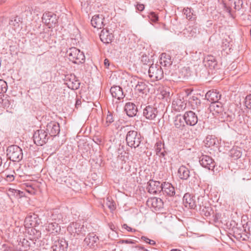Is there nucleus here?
<instances>
[{"label":"nucleus","instance_id":"obj_1","mask_svg":"<svg viewBox=\"0 0 251 251\" xmlns=\"http://www.w3.org/2000/svg\"><path fill=\"white\" fill-rule=\"evenodd\" d=\"M70 61L75 64L82 63L85 61V56L83 52L75 47L70 48L66 52Z\"/></svg>","mask_w":251,"mask_h":251},{"label":"nucleus","instance_id":"obj_2","mask_svg":"<svg viewBox=\"0 0 251 251\" xmlns=\"http://www.w3.org/2000/svg\"><path fill=\"white\" fill-rule=\"evenodd\" d=\"M126 140L129 147L135 149L139 147L142 141V138L141 134L137 131L129 130L126 134Z\"/></svg>","mask_w":251,"mask_h":251},{"label":"nucleus","instance_id":"obj_3","mask_svg":"<svg viewBox=\"0 0 251 251\" xmlns=\"http://www.w3.org/2000/svg\"><path fill=\"white\" fill-rule=\"evenodd\" d=\"M8 158L13 162H19L22 159L23 153L21 148L17 145L9 146L7 149Z\"/></svg>","mask_w":251,"mask_h":251},{"label":"nucleus","instance_id":"obj_4","mask_svg":"<svg viewBox=\"0 0 251 251\" xmlns=\"http://www.w3.org/2000/svg\"><path fill=\"white\" fill-rule=\"evenodd\" d=\"M149 75L153 81L161 79L164 75L161 67L157 64H152L148 71Z\"/></svg>","mask_w":251,"mask_h":251},{"label":"nucleus","instance_id":"obj_5","mask_svg":"<svg viewBox=\"0 0 251 251\" xmlns=\"http://www.w3.org/2000/svg\"><path fill=\"white\" fill-rule=\"evenodd\" d=\"M48 134L46 130L40 129L37 130L33 135L34 143L38 146H42L46 144L50 137Z\"/></svg>","mask_w":251,"mask_h":251},{"label":"nucleus","instance_id":"obj_6","mask_svg":"<svg viewBox=\"0 0 251 251\" xmlns=\"http://www.w3.org/2000/svg\"><path fill=\"white\" fill-rule=\"evenodd\" d=\"M57 181L60 183L64 182L67 186L75 191H78L80 190V185L70 176H64L59 174L57 176Z\"/></svg>","mask_w":251,"mask_h":251},{"label":"nucleus","instance_id":"obj_7","mask_svg":"<svg viewBox=\"0 0 251 251\" xmlns=\"http://www.w3.org/2000/svg\"><path fill=\"white\" fill-rule=\"evenodd\" d=\"M203 197H199L198 198V206L199 207V210L201 214L207 217L211 215L213 213L211 207L206 201H204Z\"/></svg>","mask_w":251,"mask_h":251},{"label":"nucleus","instance_id":"obj_8","mask_svg":"<svg viewBox=\"0 0 251 251\" xmlns=\"http://www.w3.org/2000/svg\"><path fill=\"white\" fill-rule=\"evenodd\" d=\"M158 111L154 105H148L143 109V116L147 120L155 121Z\"/></svg>","mask_w":251,"mask_h":251},{"label":"nucleus","instance_id":"obj_9","mask_svg":"<svg viewBox=\"0 0 251 251\" xmlns=\"http://www.w3.org/2000/svg\"><path fill=\"white\" fill-rule=\"evenodd\" d=\"M83 243L87 248L92 250H96L99 244V238L94 233H89L84 239Z\"/></svg>","mask_w":251,"mask_h":251},{"label":"nucleus","instance_id":"obj_10","mask_svg":"<svg viewBox=\"0 0 251 251\" xmlns=\"http://www.w3.org/2000/svg\"><path fill=\"white\" fill-rule=\"evenodd\" d=\"M52 241L51 248L53 251H67L68 243L64 239L56 236L52 238Z\"/></svg>","mask_w":251,"mask_h":251},{"label":"nucleus","instance_id":"obj_11","mask_svg":"<svg viewBox=\"0 0 251 251\" xmlns=\"http://www.w3.org/2000/svg\"><path fill=\"white\" fill-rule=\"evenodd\" d=\"M68 231L72 234L75 236V234H85L86 230L84 225L80 222H73L71 223L67 228Z\"/></svg>","mask_w":251,"mask_h":251},{"label":"nucleus","instance_id":"obj_12","mask_svg":"<svg viewBox=\"0 0 251 251\" xmlns=\"http://www.w3.org/2000/svg\"><path fill=\"white\" fill-rule=\"evenodd\" d=\"M147 204L152 211H158L163 208L164 203L160 198L153 197L147 200Z\"/></svg>","mask_w":251,"mask_h":251},{"label":"nucleus","instance_id":"obj_13","mask_svg":"<svg viewBox=\"0 0 251 251\" xmlns=\"http://www.w3.org/2000/svg\"><path fill=\"white\" fill-rule=\"evenodd\" d=\"M42 19L43 22H44L49 28H51L54 26L57 22L56 15L50 12L44 13Z\"/></svg>","mask_w":251,"mask_h":251},{"label":"nucleus","instance_id":"obj_14","mask_svg":"<svg viewBox=\"0 0 251 251\" xmlns=\"http://www.w3.org/2000/svg\"><path fill=\"white\" fill-rule=\"evenodd\" d=\"M65 80L66 84L70 89L76 90L79 88L80 83L75 75H67L65 76Z\"/></svg>","mask_w":251,"mask_h":251},{"label":"nucleus","instance_id":"obj_15","mask_svg":"<svg viewBox=\"0 0 251 251\" xmlns=\"http://www.w3.org/2000/svg\"><path fill=\"white\" fill-rule=\"evenodd\" d=\"M46 130L50 137H55L60 132V125L57 122L51 121L47 124Z\"/></svg>","mask_w":251,"mask_h":251},{"label":"nucleus","instance_id":"obj_16","mask_svg":"<svg viewBox=\"0 0 251 251\" xmlns=\"http://www.w3.org/2000/svg\"><path fill=\"white\" fill-rule=\"evenodd\" d=\"M162 183L159 181L150 180L148 183L147 189L150 194H156L162 190Z\"/></svg>","mask_w":251,"mask_h":251},{"label":"nucleus","instance_id":"obj_17","mask_svg":"<svg viewBox=\"0 0 251 251\" xmlns=\"http://www.w3.org/2000/svg\"><path fill=\"white\" fill-rule=\"evenodd\" d=\"M183 203L186 207L191 209H195L198 206V201H196L195 197L189 193H186L184 195Z\"/></svg>","mask_w":251,"mask_h":251},{"label":"nucleus","instance_id":"obj_18","mask_svg":"<svg viewBox=\"0 0 251 251\" xmlns=\"http://www.w3.org/2000/svg\"><path fill=\"white\" fill-rule=\"evenodd\" d=\"M200 163L203 167L209 170H212L215 166L213 159L211 157L205 155H203L200 157Z\"/></svg>","mask_w":251,"mask_h":251},{"label":"nucleus","instance_id":"obj_19","mask_svg":"<svg viewBox=\"0 0 251 251\" xmlns=\"http://www.w3.org/2000/svg\"><path fill=\"white\" fill-rule=\"evenodd\" d=\"M183 116L187 125L193 126L198 123L197 116L192 111L186 112Z\"/></svg>","mask_w":251,"mask_h":251},{"label":"nucleus","instance_id":"obj_20","mask_svg":"<svg viewBox=\"0 0 251 251\" xmlns=\"http://www.w3.org/2000/svg\"><path fill=\"white\" fill-rule=\"evenodd\" d=\"M104 17L102 15H95L91 19V25L95 28L100 29L103 27Z\"/></svg>","mask_w":251,"mask_h":251},{"label":"nucleus","instance_id":"obj_21","mask_svg":"<svg viewBox=\"0 0 251 251\" xmlns=\"http://www.w3.org/2000/svg\"><path fill=\"white\" fill-rule=\"evenodd\" d=\"M38 223V215L34 214H29L25 220V226L27 227L35 226Z\"/></svg>","mask_w":251,"mask_h":251},{"label":"nucleus","instance_id":"obj_22","mask_svg":"<svg viewBox=\"0 0 251 251\" xmlns=\"http://www.w3.org/2000/svg\"><path fill=\"white\" fill-rule=\"evenodd\" d=\"M100 40L105 44H109L113 39V35L107 28L102 29L100 35Z\"/></svg>","mask_w":251,"mask_h":251},{"label":"nucleus","instance_id":"obj_23","mask_svg":"<svg viewBox=\"0 0 251 251\" xmlns=\"http://www.w3.org/2000/svg\"><path fill=\"white\" fill-rule=\"evenodd\" d=\"M221 95L217 90H212L208 91L205 94V98L212 103L217 102L220 99Z\"/></svg>","mask_w":251,"mask_h":251},{"label":"nucleus","instance_id":"obj_24","mask_svg":"<svg viewBox=\"0 0 251 251\" xmlns=\"http://www.w3.org/2000/svg\"><path fill=\"white\" fill-rule=\"evenodd\" d=\"M175 127L179 129L183 130L185 127L186 122L183 116L181 115H176L174 120Z\"/></svg>","mask_w":251,"mask_h":251},{"label":"nucleus","instance_id":"obj_25","mask_svg":"<svg viewBox=\"0 0 251 251\" xmlns=\"http://www.w3.org/2000/svg\"><path fill=\"white\" fill-rule=\"evenodd\" d=\"M110 93L113 98L120 100L125 97L122 88L119 86H113L110 89Z\"/></svg>","mask_w":251,"mask_h":251},{"label":"nucleus","instance_id":"obj_26","mask_svg":"<svg viewBox=\"0 0 251 251\" xmlns=\"http://www.w3.org/2000/svg\"><path fill=\"white\" fill-rule=\"evenodd\" d=\"M125 111L126 114L130 117L135 116L137 112V107L135 104L131 102H127L125 106Z\"/></svg>","mask_w":251,"mask_h":251},{"label":"nucleus","instance_id":"obj_27","mask_svg":"<svg viewBox=\"0 0 251 251\" xmlns=\"http://www.w3.org/2000/svg\"><path fill=\"white\" fill-rule=\"evenodd\" d=\"M134 89L136 93L142 94H147L149 91L148 86L147 83L142 80L138 81Z\"/></svg>","mask_w":251,"mask_h":251},{"label":"nucleus","instance_id":"obj_28","mask_svg":"<svg viewBox=\"0 0 251 251\" xmlns=\"http://www.w3.org/2000/svg\"><path fill=\"white\" fill-rule=\"evenodd\" d=\"M162 190H161V192H163V194L170 197L175 195V188L171 183L165 182L162 183Z\"/></svg>","mask_w":251,"mask_h":251},{"label":"nucleus","instance_id":"obj_29","mask_svg":"<svg viewBox=\"0 0 251 251\" xmlns=\"http://www.w3.org/2000/svg\"><path fill=\"white\" fill-rule=\"evenodd\" d=\"M46 230L49 233L52 234H57L60 231V226L58 223L56 222H50L45 225Z\"/></svg>","mask_w":251,"mask_h":251},{"label":"nucleus","instance_id":"obj_30","mask_svg":"<svg viewBox=\"0 0 251 251\" xmlns=\"http://www.w3.org/2000/svg\"><path fill=\"white\" fill-rule=\"evenodd\" d=\"M210 110L213 112V114L215 116H219L224 111L223 104L221 102H217L212 103L210 106Z\"/></svg>","mask_w":251,"mask_h":251},{"label":"nucleus","instance_id":"obj_31","mask_svg":"<svg viewBox=\"0 0 251 251\" xmlns=\"http://www.w3.org/2000/svg\"><path fill=\"white\" fill-rule=\"evenodd\" d=\"M234 114L228 109H225L223 112L219 116L218 118L221 119L222 121H231L234 118Z\"/></svg>","mask_w":251,"mask_h":251},{"label":"nucleus","instance_id":"obj_32","mask_svg":"<svg viewBox=\"0 0 251 251\" xmlns=\"http://www.w3.org/2000/svg\"><path fill=\"white\" fill-rule=\"evenodd\" d=\"M186 103L180 99H176L173 101L172 107L176 111L180 112L185 109Z\"/></svg>","mask_w":251,"mask_h":251},{"label":"nucleus","instance_id":"obj_33","mask_svg":"<svg viewBox=\"0 0 251 251\" xmlns=\"http://www.w3.org/2000/svg\"><path fill=\"white\" fill-rule=\"evenodd\" d=\"M34 244L35 243L31 239L28 241L26 239H23L22 241H20L18 244L19 250L20 251H27L32 247V244Z\"/></svg>","mask_w":251,"mask_h":251},{"label":"nucleus","instance_id":"obj_34","mask_svg":"<svg viewBox=\"0 0 251 251\" xmlns=\"http://www.w3.org/2000/svg\"><path fill=\"white\" fill-rule=\"evenodd\" d=\"M204 63L205 66L210 69H214L217 64L215 57L211 55H208L204 58Z\"/></svg>","mask_w":251,"mask_h":251},{"label":"nucleus","instance_id":"obj_35","mask_svg":"<svg viewBox=\"0 0 251 251\" xmlns=\"http://www.w3.org/2000/svg\"><path fill=\"white\" fill-rule=\"evenodd\" d=\"M163 146L164 145L160 141L157 142L155 145V150L157 155L165 160V155L167 154V152Z\"/></svg>","mask_w":251,"mask_h":251},{"label":"nucleus","instance_id":"obj_36","mask_svg":"<svg viewBox=\"0 0 251 251\" xmlns=\"http://www.w3.org/2000/svg\"><path fill=\"white\" fill-rule=\"evenodd\" d=\"M178 175L180 179L186 180L190 176V171L185 166L182 165L178 169Z\"/></svg>","mask_w":251,"mask_h":251},{"label":"nucleus","instance_id":"obj_37","mask_svg":"<svg viewBox=\"0 0 251 251\" xmlns=\"http://www.w3.org/2000/svg\"><path fill=\"white\" fill-rule=\"evenodd\" d=\"M160 63L164 67H168L171 65L172 61L170 55L166 53H162L160 58Z\"/></svg>","mask_w":251,"mask_h":251},{"label":"nucleus","instance_id":"obj_38","mask_svg":"<svg viewBox=\"0 0 251 251\" xmlns=\"http://www.w3.org/2000/svg\"><path fill=\"white\" fill-rule=\"evenodd\" d=\"M218 141L216 138L212 135H208L205 140V145L206 147L210 148L217 146Z\"/></svg>","mask_w":251,"mask_h":251},{"label":"nucleus","instance_id":"obj_39","mask_svg":"<svg viewBox=\"0 0 251 251\" xmlns=\"http://www.w3.org/2000/svg\"><path fill=\"white\" fill-rule=\"evenodd\" d=\"M50 217V220L53 221L52 222L58 223L62 222V215L58 210H53Z\"/></svg>","mask_w":251,"mask_h":251},{"label":"nucleus","instance_id":"obj_40","mask_svg":"<svg viewBox=\"0 0 251 251\" xmlns=\"http://www.w3.org/2000/svg\"><path fill=\"white\" fill-rule=\"evenodd\" d=\"M22 19L18 16H16L10 19L9 24L15 30L20 27Z\"/></svg>","mask_w":251,"mask_h":251},{"label":"nucleus","instance_id":"obj_41","mask_svg":"<svg viewBox=\"0 0 251 251\" xmlns=\"http://www.w3.org/2000/svg\"><path fill=\"white\" fill-rule=\"evenodd\" d=\"M183 13L186 15V18L188 20L191 21L196 20L197 17L196 15L194 14L192 9L189 8H184Z\"/></svg>","mask_w":251,"mask_h":251},{"label":"nucleus","instance_id":"obj_42","mask_svg":"<svg viewBox=\"0 0 251 251\" xmlns=\"http://www.w3.org/2000/svg\"><path fill=\"white\" fill-rule=\"evenodd\" d=\"M189 102L191 103V105L193 109L198 108L199 106H200L201 103V100L195 96H192V97L190 98Z\"/></svg>","mask_w":251,"mask_h":251},{"label":"nucleus","instance_id":"obj_43","mask_svg":"<svg viewBox=\"0 0 251 251\" xmlns=\"http://www.w3.org/2000/svg\"><path fill=\"white\" fill-rule=\"evenodd\" d=\"M242 155V152L237 148H233L230 151V156L235 159L240 158Z\"/></svg>","mask_w":251,"mask_h":251},{"label":"nucleus","instance_id":"obj_44","mask_svg":"<svg viewBox=\"0 0 251 251\" xmlns=\"http://www.w3.org/2000/svg\"><path fill=\"white\" fill-rule=\"evenodd\" d=\"M114 121L113 114L109 111L108 112V114L106 117V121L103 124V126L105 127L108 126L110 124Z\"/></svg>","mask_w":251,"mask_h":251},{"label":"nucleus","instance_id":"obj_45","mask_svg":"<svg viewBox=\"0 0 251 251\" xmlns=\"http://www.w3.org/2000/svg\"><path fill=\"white\" fill-rule=\"evenodd\" d=\"M7 89V85L6 82L2 79H0V94L5 93Z\"/></svg>","mask_w":251,"mask_h":251},{"label":"nucleus","instance_id":"obj_46","mask_svg":"<svg viewBox=\"0 0 251 251\" xmlns=\"http://www.w3.org/2000/svg\"><path fill=\"white\" fill-rule=\"evenodd\" d=\"M188 31L189 32L190 35L191 37H196L197 35L200 32L197 26H192L191 27H189Z\"/></svg>","mask_w":251,"mask_h":251},{"label":"nucleus","instance_id":"obj_47","mask_svg":"<svg viewBox=\"0 0 251 251\" xmlns=\"http://www.w3.org/2000/svg\"><path fill=\"white\" fill-rule=\"evenodd\" d=\"M244 103L247 108L251 109V94L246 96Z\"/></svg>","mask_w":251,"mask_h":251},{"label":"nucleus","instance_id":"obj_48","mask_svg":"<svg viewBox=\"0 0 251 251\" xmlns=\"http://www.w3.org/2000/svg\"><path fill=\"white\" fill-rule=\"evenodd\" d=\"M244 231L251 235V222H247L246 225H243Z\"/></svg>","mask_w":251,"mask_h":251},{"label":"nucleus","instance_id":"obj_49","mask_svg":"<svg viewBox=\"0 0 251 251\" xmlns=\"http://www.w3.org/2000/svg\"><path fill=\"white\" fill-rule=\"evenodd\" d=\"M148 17L150 20L153 22H156L158 20V17L153 12H151Z\"/></svg>","mask_w":251,"mask_h":251},{"label":"nucleus","instance_id":"obj_50","mask_svg":"<svg viewBox=\"0 0 251 251\" xmlns=\"http://www.w3.org/2000/svg\"><path fill=\"white\" fill-rule=\"evenodd\" d=\"M234 8L236 10H239L240 9V7L243 4V1L242 0H235L234 1Z\"/></svg>","mask_w":251,"mask_h":251},{"label":"nucleus","instance_id":"obj_51","mask_svg":"<svg viewBox=\"0 0 251 251\" xmlns=\"http://www.w3.org/2000/svg\"><path fill=\"white\" fill-rule=\"evenodd\" d=\"M141 61L144 65H147L150 62V59L146 55L143 54L141 57Z\"/></svg>","mask_w":251,"mask_h":251},{"label":"nucleus","instance_id":"obj_52","mask_svg":"<svg viewBox=\"0 0 251 251\" xmlns=\"http://www.w3.org/2000/svg\"><path fill=\"white\" fill-rule=\"evenodd\" d=\"M5 180L8 182H12L15 179L14 175H6L5 178Z\"/></svg>","mask_w":251,"mask_h":251},{"label":"nucleus","instance_id":"obj_53","mask_svg":"<svg viewBox=\"0 0 251 251\" xmlns=\"http://www.w3.org/2000/svg\"><path fill=\"white\" fill-rule=\"evenodd\" d=\"M106 204L111 211L115 210V206L113 202H111L108 200V202L106 203Z\"/></svg>","mask_w":251,"mask_h":251},{"label":"nucleus","instance_id":"obj_54","mask_svg":"<svg viewBox=\"0 0 251 251\" xmlns=\"http://www.w3.org/2000/svg\"><path fill=\"white\" fill-rule=\"evenodd\" d=\"M145 8V6L143 4L137 3L136 5V9L140 11H142Z\"/></svg>","mask_w":251,"mask_h":251},{"label":"nucleus","instance_id":"obj_55","mask_svg":"<svg viewBox=\"0 0 251 251\" xmlns=\"http://www.w3.org/2000/svg\"><path fill=\"white\" fill-rule=\"evenodd\" d=\"M120 244H134V242L131 240H121L119 242Z\"/></svg>","mask_w":251,"mask_h":251},{"label":"nucleus","instance_id":"obj_56","mask_svg":"<svg viewBox=\"0 0 251 251\" xmlns=\"http://www.w3.org/2000/svg\"><path fill=\"white\" fill-rule=\"evenodd\" d=\"M123 227L126 229L128 231L135 232L136 230L128 226L126 224H125L123 226Z\"/></svg>","mask_w":251,"mask_h":251},{"label":"nucleus","instance_id":"obj_57","mask_svg":"<svg viewBox=\"0 0 251 251\" xmlns=\"http://www.w3.org/2000/svg\"><path fill=\"white\" fill-rule=\"evenodd\" d=\"M160 162L162 163V166L165 168L167 167L169 163H167L166 159L164 160L162 157H160Z\"/></svg>","mask_w":251,"mask_h":251},{"label":"nucleus","instance_id":"obj_58","mask_svg":"<svg viewBox=\"0 0 251 251\" xmlns=\"http://www.w3.org/2000/svg\"><path fill=\"white\" fill-rule=\"evenodd\" d=\"M94 141L97 144H101L103 143L102 139L101 138L95 137L93 139Z\"/></svg>","mask_w":251,"mask_h":251},{"label":"nucleus","instance_id":"obj_59","mask_svg":"<svg viewBox=\"0 0 251 251\" xmlns=\"http://www.w3.org/2000/svg\"><path fill=\"white\" fill-rule=\"evenodd\" d=\"M224 7L225 11L231 14V8L229 6L226 5V4H225Z\"/></svg>","mask_w":251,"mask_h":251},{"label":"nucleus","instance_id":"obj_60","mask_svg":"<svg viewBox=\"0 0 251 251\" xmlns=\"http://www.w3.org/2000/svg\"><path fill=\"white\" fill-rule=\"evenodd\" d=\"M108 226L109 228L113 231H115L116 229V226L113 223H109Z\"/></svg>","mask_w":251,"mask_h":251},{"label":"nucleus","instance_id":"obj_61","mask_svg":"<svg viewBox=\"0 0 251 251\" xmlns=\"http://www.w3.org/2000/svg\"><path fill=\"white\" fill-rule=\"evenodd\" d=\"M81 104V101L80 100H76V102H75V106L77 108L79 105H80Z\"/></svg>","mask_w":251,"mask_h":251},{"label":"nucleus","instance_id":"obj_62","mask_svg":"<svg viewBox=\"0 0 251 251\" xmlns=\"http://www.w3.org/2000/svg\"><path fill=\"white\" fill-rule=\"evenodd\" d=\"M141 239L147 243H149V241L150 240V239L145 236H142Z\"/></svg>","mask_w":251,"mask_h":251},{"label":"nucleus","instance_id":"obj_63","mask_svg":"<svg viewBox=\"0 0 251 251\" xmlns=\"http://www.w3.org/2000/svg\"><path fill=\"white\" fill-rule=\"evenodd\" d=\"M104 65L107 67L109 66V60L108 59H104Z\"/></svg>","mask_w":251,"mask_h":251},{"label":"nucleus","instance_id":"obj_64","mask_svg":"<svg viewBox=\"0 0 251 251\" xmlns=\"http://www.w3.org/2000/svg\"><path fill=\"white\" fill-rule=\"evenodd\" d=\"M148 244L151 245H155L156 244V243L154 240L150 239Z\"/></svg>","mask_w":251,"mask_h":251}]
</instances>
